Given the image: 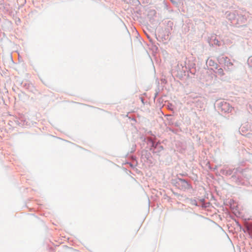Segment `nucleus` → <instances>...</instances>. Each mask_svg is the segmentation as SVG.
Segmentation results:
<instances>
[{"instance_id":"obj_2","label":"nucleus","mask_w":252,"mask_h":252,"mask_svg":"<svg viewBox=\"0 0 252 252\" xmlns=\"http://www.w3.org/2000/svg\"><path fill=\"white\" fill-rule=\"evenodd\" d=\"M248 62L250 64L252 65V56L249 58Z\"/></svg>"},{"instance_id":"obj_1","label":"nucleus","mask_w":252,"mask_h":252,"mask_svg":"<svg viewBox=\"0 0 252 252\" xmlns=\"http://www.w3.org/2000/svg\"><path fill=\"white\" fill-rule=\"evenodd\" d=\"M217 73L220 75V76H223L224 75V71H223V70L220 68H219L217 70Z\"/></svg>"}]
</instances>
